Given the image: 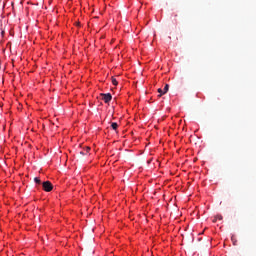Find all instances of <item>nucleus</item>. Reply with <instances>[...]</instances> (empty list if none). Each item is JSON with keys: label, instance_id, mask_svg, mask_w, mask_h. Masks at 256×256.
Returning <instances> with one entry per match:
<instances>
[{"label": "nucleus", "instance_id": "obj_7", "mask_svg": "<svg viewBox=\"0 0 256 256\" xmlns=\"http://www.w3.org/2000/svg\"><path fill=\"white\" fill-rule=\"evenodd\" d=\"M112 85H118L117 79H115V77H112Z\"/></svg>", "mask_w": 256, "mask_h": 256}, {"label": "nucleus", "instance_id": "obj_9", "mask_svg": "<svg viewBox=\"0 0 256 256\" xmlns=\"http://www.w3.org/2000/svg\"><path fill=\"white\" fill-rule=\"evenodd\" d=\"M213 223H217V217L215 216V218L213 219Z\"/></svg>", "mask_w": 256, "mask_h": 256}, {"label": "nucleus", "instance_id": "obj_3", "mask_svg": "<svg viewBox=\"0 0 256 256\" xmlns=\"http://www.w3.org/2000/svg\"><path fill=\"white\" fill-rule=\"evenodd\" d=\"M167 91H169V84L165 85L164 91L161 88L158 89V93H160L158 97H162L163 95H165V93H167Z\"/></svg>", "mask_w": 256, "mask_h": 256}, {"label": "nucleus", "instance_id": "obj_2", "mask_svg": "<svg viewBox=\"0 0 256 256\" xmlns=\"http://www.w3.org/2000/svg\"><path fill=\"white\" fill-rule=\"evenodd\" d=\"M102 97V101H104V103H110L111 99H113V96H111V93H107V94H100Z\"/></svg>", "mask_w": 256, "mask_h": 256}, {"label": "nucleus", "instance_id": "obj_8", "mask_svg": "<svg viewBox=\"0 0 256 256\" xmlns=\"http://www.w3.org/2000/svg\"><path fill=\"white\" fill-rule=\"evenodd\" d=\"M216 219L219 221H223V216L221 214L216 215Z\"/></svg>", "mask_w": 256, "mask_h": 256}, {"label": "nucleus", "instance_id": "obj_4", "mask_svg": "<svg viewBox=\"0 0 256 256\" xmlns=\"http://www.w3.org/2000/svg\"><path fill=\"white\" fill-rule=\"evenodd\" d=\"M89 151H91V148L86 147V149L84 151H80V155H87L89 153Z\"/></svg>", "mask_w": 256, "mask_h": 256}, {"label": "nucleus", "instance_id": "obj_6", "mask_svg": "<svg viewBox=\"0 0 256 256\" xmlns=\"http://www.w3.org/2000/svg\"><path fill=\"white\" fill-rule=\"evenodd\" d=\"M34 182L37 184V185H41V179L39 177H35L34 178Z\"/></svg>", "mask_w": 256, "mask_h": 256}, {"label": "nucleus", "instance_id": "obj_1", "mask_svg": "<svg viewBox=\"0 0 256 256\" xmlns=\"http://www.w3.org/2000/svg\"><path fill=\"white\" fill-rule=\"evenodd\" d=\"M42 187H43V190L46 191V193L53 191V184L49 181L43 182Z\"/></svg>", "mask_w": 256, "mask_h": 256}, {"label": "nucleus", "instance_id": "obj_5", "mask_svg": "<svg viewBox=\"0 0 256 256\" xmlns=\"http://www.w3.org/2000/svg\"><path fill=\"white\" fill-rule=\"evenodd\" d=\"M111 127H112V129H114V131H116L117 127H119V124H117V122H113L111 124Z\"/></svg>", "mask_w": 256, "mask_h": 256}]
</instances>
